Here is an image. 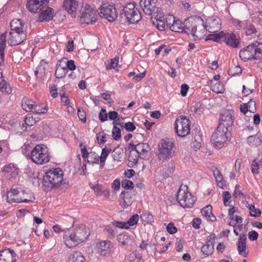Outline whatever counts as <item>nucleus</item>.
Here are the masks:
<instances>
[{
    "instance_id": "nucleus-61",
    "label": "nucleus",
    "mask_w": 262,
    "mask_h": 262,
    "mask_svg": "<svg viewBox=\"0 0 262 262\" xmlns=\"http://www.w3.org/2000/svg\"><path fill=\"white\" fill-rule=\"evenodd\" d=\"M78 116L79 119L83 122L86 121V114L84 110L78 109L77 112Z\"/></svg>"
},
{
    "instance_id": "nucleus-39",
    "label": "nucleus",
    "mask_w": 262,
    "mask_h": 262,
    "mask_svg": "<svg viewBox=\"0 0 262 262\" xmlns=\"http://www.w3.org/2000/svg\"><path fill=\"white\" fill-rule=\"evenodd\" d=\"M111 150L112 149L111 148H107L106 147L102 148L101 155L100 156H99V162L101 166H103L104 165L105 160Z\"/></svg>"
},
{
    "instance_id": "nucleus-63",
    "label": "nucleus",
    "mask_w": 262,
    "mask_h": 262,
    "mask_svg": "<svg viewBox=\"0 0 262 262\" xmlns=\"http://www.w3.org/2000/svg\"><path fill=\"white\" fill-rule=\"evenodd\" d=\"M256 32V29L253 25L247 26L246 33L247 35H251Z\"/></svg>"
},
{
    "instance_id": "nucleus-1",
    "label": "nucleus",
    "mask_w": 262,
    "mask_h": 262,
    "mask_svg": "<svg viewBox=\"0 0 262 262\" xmlns=\"http://www.w3.org/2000/svg\"><path fill=\"white\" fill-rule=\"evenodd\" d=\"M90 231L89 227L83 224L74 226L64 232L63 239L69 248L85 242L89 237Z\"/></svg>"
},
{
    "instance_id": "nucleus-35",
    "label": "nucleus",
    "mask_w": 262,
    "mask_h": 262,
    "mask_svg": "<svg viewBox=\"0 0 262 262\" xmlns=\"http://www.w3.org/2000/svg\"><path fill=\"white\" fill-rule=\"evenodd\" d=\"M24 123L21 125V129L25 131L27 129V127H31L35 123V120L33 117L30 115H28L25 118L24 120Z\"/></svg>"
},
{
    "instance_id": "nucleus-19",
    "label": "nucleus",
    "mask_w": 262,
    "mask_h": 262,
    "mask_svg": "<svg viewBox=\"0 0 262 262\" xmlns=\"http://www.w3.org/2000/svg\"><path fill=\"white\" fill-rule=\"evenodd\" d=\"M171 18H172V24H171L170 22L168 23V20H166V22L167 25L168 24V26L172 31L176 32H185V25L180 19L178 18H176V17H171Z\"/></svg>"
},
{
    "instance_id": "nucleus-46",
    "label": "nucleus",
    "mask_w": 262,
    "mask_h": 262,
    "mask_svg": "<svg viewBox=\"0 0 262 262\" xmlns=\"http://www.w3.org/2000/svg\"><path fill=\"white\" fill-rule=\"evenodd\" d=\"M87 161L89 163L91 164H98L99 162V156L95 152H91L87 159Z\"/></svg>"
},
{
    "instance_id": "nucleus-56",
    "label": "nucleus",
    "mask_w": 262,
    "mask_h": 262,
    "mask_svg": "<svg viewBox=\"0 0 262 262\" xmlns=\"http://www.w3.org/2000/svg\"><path fill=\"white\" fill-rule=\"evenodd\" d=\"M122 187L126 189H132L134 187L133 183L128 180H124L121 183Z\"/></svg>"
},
{
    "instance_id": "nucleus-64",
    "label": "nucleus",
    "mask_w": 262,
    "mask_h": 262,
    "mask_svg": "<svg viewBox=\"0 0 262 262\" xmlns=\"http://www.w3.org/2000/svg\"><path fill=\"white\" fill-rule=\"evenodd\" d=\"M124 128L128 132H133L136 129V126L133 122H128L125 123Z\"/></svg>"
},
{
    "instance_id": "nucleus-13",
    "label": "nucleus",
    "mask_w": 262,
    "mask_h": 262,
    "mask_svg": "<svg viewBox=\"0 0 262 262\" xmlns=\"http://www.w3.org/2000/svg\"><path fill=\"white\" fill-rule=\"evenodd\" d=\"M20 194V188L17 185H13L10 190L7 192V202L9 203H19Z\"/></svg>"
},
{
    "instance_id": "nucleus-10",
    "label": "nucleus",
    "mask_w": 262,
    "mask_h": 262,
    "mask_svg": "<svg viewBox=\"0 0 262 262\" xmlns=\"http://www.w3.org/2000/svg\"><path fill=\"white\" fill-rule=\"evenodd\" d=\"M27 38V32L10 31L8 35L7 42L9 46H17L24 42Z\"/></svg>"
},
{
    "instance_id": "nucleus-50",
    "label": "nucleus",
    "mask_w": 262,
    "mask_h": 262,
    "mask_svg": "<svg viewBox=\"0 0 262 262\" xmlns=\"http://www.w3.org/2000/svg\"><path fill=\"white\" fill-rule=\"evenodd\" d=\"M223 196L224 205L225 206H230L231 194L228 191H225L223 192Z\"/></svg>"
},
{
    "instance_id": "nucleus-25",
    "label": "nucleus",
    "mask_w": 262,
    "mask_h": 262,
    "mask_svg": "<svg viewBox=\"0 0 262 262\" xmlns=\"http://www.w3.org/2000/svg\"><path fill=\"white\" fill-rule=\"evenodd\" d=\"M123 12L125 16H135L141 13L136 8L134 3H128L123 8Z\"/></svg>"
},
{
    "instance_id": "nucleus-18",
    "label": "nucleus",
    "mask_w": 262,
    "mask_h": 262,
    "mask_svg": "<svg viewBox=\"0 0 262 262\" xmlns=\"http://www.w3.org/2000/svg\"><path fill=\"white\" fill-rule=\"evenodd\" d=\"M11 31L27 32L28 26L19 18L13 19L10 23Z\"/></svg>"
},
{
    "instance_id": "nucleus-36",
    "label": "nucleus",
    "mask_w": 262,
    "mask_h": 262,
    "mask_svg": "<svg viewBox=\"0 0 262 262\" xmlns=\"http://www.w3.org/2000/svg\"><path fill=\"white\" fill-rule=\"evenodd\" d=\"M6 35L2 34L0 36V63L4 60V51L6 47Z\"/></svg>"
},
{
    "instance_id": "nucleus-15",
    "label": "nucleus",
    "mask_w": 262,
    "mask_h": 262,
    "mask_svg": "<svg viewBox=\"0 0 262 262\" xmlns=\"http://www.w3.org/2000/svg\"><path fill=\"white\" fill-rule=\"evenodd\" d=\"M157 0H140V6L142 10L147 15H151L156 9Z\"/></svg>"
},
{
    "instance_id": "nucleus-43",
    "label": "nucleus",
    "mask_w": 262,
    "mask_h": 262,
    "mask_svg": "<svg viewBox=\"0 0 262 262\" xmlns=\"http://www.w3.org/2000/svg\"><path fill=\"white\" fill-rule=\"evenodd\" d=\"M47 64L43 61L40 63V64L37 67L36 70L35 71V74L37 77L42 76L46 73V69Z\"/></svg>"
},
{
    "instance_id": "nucleus-47",
    "label": "nucleus",
    "mask_w": 262,
    "mask_h": 262,
    "mask_svg": "<svg viewBox=\"0 0 262 262\" xmlns=\"http://www.w3.org/2000/svg\"><path fill=\"white\" fill-rule=\"evenodd\" d=\"M139 219V216L137 214H135L132 215L129 220L126 222V226H128V229L130 228V227L136 225L138 223Z\"/></svg>"
},
{
    "instance_id": "nucleus-38",
    "label": "nucleus",
    "mask_w": 262,
    "mask_h": 262,
    "mask_svg": "<svg viewBox=\"0 0 262 262\" xmlns=\"http://www.w3.org/2000/svg\"><path fill=\"white\" fill-rule=\"evenodd\" d=\"M261 140L256 136H249L247 138V143L251 147L258 146L261 143Z\"/></svg>"
},
{
    "instance_id": "nucleus-31",
    "label": "nucleus",
    "mask_w": 262,
    "mask_h": 262,
    "mask_svg": "<svg viewBox=\"0 0 262 262\" xmlns=\"http://www.w3.org/2000/svg\"><path fill=\"white\" fill-rule=\"evenodd\" d=\"M254 59L262 58V43L255 42L251 44Z\"/></svg>"
},
{
    "instance_id": "nucleus-7",
    "label": "nucleus",
    "mask_w": 262,
    "mask_h": 262,
    "mask_svg": "<svg viewBox=\"0 0 262 262\" xmlns=\"http://www.w3.org/2000/svg\"><path fill=\"white\" fill-rule=\"evenodd\" d=\"M190 121L186 117L180 116L174 122V129L178 136L184 137L190 132Z\"/></svg>"
},
{
    "instance_id": "nucleus-16",
    "label": "nucleus",
    "mask_w": 262,
    "mask_h": 262,
    "mask_svg": "<svg viewBox=\"0 0 262 262\" xmlns=\"http://www.w3.org/2000/svg\"><path fill=\"white\" fill-rule=\"evenodd\" d=\"M49 0H27V9L33 13H36L43 4L48 3Z\"/></svg>"
},
{
    "instance_id": "nucleus-45",
    "label": "nucleus",
    "mask_w": 262,
    "mask_h": 262,
    "mask_svg": "<svg viewBox=\"0 0 262 262\" xmlns=\"http://www.w3.org/2000/svg\"><path fill=\"white\" fill-rule=\"evenodd\" d=\"M114 127L112 129V136L113 138L115 140H118L121 137V130L120 129L116 126L117 124L115 122H113Z\"/></svg>"
},
{
    "instance_id": "nucleus-14",
    "label": "nucleus",
    "mask_w": 262,
    "mask_h": 262,
    "mask_svg": "<svg viewBox=\"0 0 262 262\" xmlns=\"http://www.w3.org/2000/svg\"><path fill=\"white\" fill-rule=\"evenodd\" d=\"M99 10V16H118L116 8L108 3L102 4Z\"/></svg>"
},
{
    "instance_id": "nucleus-12",
    "label": "nucleus",
    "mask_w": 262,
    "mask_h": 262,
    "mask_svg": "<svg viewBox=\"0 0 262 262\" xmlns=\"http://www.w3.org/2000/svg\"><path fill=\"white\" fill-rule=\"evenodd\" d=\"M233 116L230 113L221 114L220 118L219 126L220 128L227 129L230 130L233 123Z\"/></svg>"
},
{
    "instance_id": "nucleus-42",
    "label": "nucleus",
    "mask_w": 262,
    "mask_h": 262,
    "mask_svg": "<svg viewBox=\"0 0 262 262\" xmlns=\"http://www.w3.org/2000/svg\"><path fill=\"white\" fill-rule=\"evenodd\" d=\"M38 12H40L41 14L39 16H53L54 12L53 9L49 7H40V9Z\"/></svg>"
},
{
    "instance_id": "nucleus-52",
    "label": "nucleus",
    "mask_w": 262,
    "mask_h": 262,
    "mask_svg": "<svg viewBox=\"0 0 262 262\" xmlns=\"http://www.w3.org/2000/svg\"><path fill=\"white\" fill-rule=\"evenodd\" d=\"M128 260L130 262H144L141 256L135 253H132L128 256Z\"/></svg>"
},
{
    "instance_id": "nucleus-62",
    "label": "nucleus",
    "mask_w": 262,
    "mask_h": 262,
    "mask_svg": "<svg viewBox=\"0 0 262 262\" xmlns=\"http://www.w3.org/2000/svg\"><path fill=\"white\" fill-rule=\"evenodd\" d=\"M259 165L256 160H254L252 163L251 171L253 174L258 173Z\"/></svg>"
},
{
    "instance_id": "nucleus-53",
    "label": "nucleus",
    "mask_w": 262,
    "mask_h": 262,
    "mask_svg": "<svg viewBox=\"0 0 262 262\" xmlns=\"http://www.w3.org/2000/svg\"><path fill=\"white\" fill-rule=\"evenodd\" d=\"M125 195V193L123 192L120 194V197L123 198V201H121V204L123 208H126L131 204V202L128 198H126L127 200H126Z\"/></svg>"
},
{
    "instance_id": "nucleus-8",
    "label": "nucleus",
    "mask_w": 262,
    "mask_h": 262,
    "mask_svg": "<svg viewBox=\"0 0 262 262\" xmlns=\"http://www.w3.org/2000/svg\"><path fill=\"white\" fill-rule=\"evenodd\" d=\"M21 106L25 111L32 112L36 114L46 113L48 110L47 106L42 107L35 102L28 99L23 100Z\"/></svg>"
},
{
    "instance_id": "nucleus-29",
    "label": "nucleus",
    "mask_w": 262,
    "mask_h": 262,
    "mask_svg": "<svg viewBox=\"0 0 262 262\" xmlns=\"http://www.w3.org/2000/svg\"><path fill=\"white\" fill-rule=\"evenodd\" d=\"M35 200V197L30 190L28 189L21 190L19 203L33 202Z\"/></svg>"
},
{
    "instance_id": "nucleus-22",
    "label": "nucleus",
    "mask_w": 262,
    "mask_h": 262,
    "mask_svg": "<svg viewBox=\"0 0 262 262\" xmlns=\"http://www.w3.org/2000/svg\"><path fill=\"white\" fill-rule=\"evenodd\" d=\"M223 40L227 45L232 48H237L239 43V37L235 35L234 33H225Z\"/></svg>"
},
{
    "instance_id": "nucleus-32",
    "label": "nucleus",
    "mask_w": 262,
    "mask_h": 262,
    "mask_svg": "<svg viewBox=\"0 0 262 262\" xmlns=\"http://www.w3.org/2000/svg\"><path fill=\"white\" fill-rule=\"evenodd\" d=\"M12 88L5 79L0 82V96H7L11 94Z\"/></svg>"
},
{
    "instance_id": "nucleus-9",
    "label": "nucleus",
    "mask_w": 262,
    "mask_h": 262,
    "mask_svg": "<svg viewBox=\"0 0 262 262\" xmlns=\"http://www.w3.org/2000/svg\"><path fill=\"white\" fill-rule=\"evenodd\" d=\"M95 250L99 255L108 257L113 252L114 246L112 243L109 240L100 241L96 243Z\"/></svg>"
},
{
    "instance_id": "nucleus-4",
    "label": "nucleus",
    "mask_w": 262,
    "mask_h": 262,
    "mask_svg": "<svg viewBox=\"0 0 262 262\" xmlns=\"http://www.w3.org/2000/svg\"><path fill=\"white\" fill-rule=\"evenodd\" d=\"M175 151V144L173 140L166 138L160 140L158 145V157L162 161L171 158Z\"/></svg>"
},
{
    "instance_id": "nucleus-51",
    "label": "nucleus",
    "mask_w": 262,
    "mask_h": 262,
    "mask_svg": "<svg viewBox=\"0 0 262 262\" xmlns=\"http://www.w3.org/2000/svg\"><path fill=\"white\" fill-rule=\"evenodd\" d=\"M249 209L250 210V215L251 216L256 217L260 215L261 211L259 209L256 208L254 205H250Z\"/></svg>"
},
{
    "instance_id": "nucleus-57",
    "label": "nucleus",
    "mask_w": 262,
    "mask_h": 262,
    "mask_svg": "<svg viewBox=\"0 0 262 262\" xmlns=\"http://www.w3.org/2000/svg\"><path fill=\"white\" fill-rule=\"evenodd\" d=\"M66 69V71L68 72V70L74 71L76 69V65L73 60H68L66 63V67H64Z\"/></svg>"
},
{
    "instance_id": "nucleus-3",
    "label": "nucleus",
    "mask_w": 262,
    "mask_h": 262,
    "mask_svg": "<svg viewBox=\"0 0 262 262\" xmlns=\"http://www.w3.org/2000/svg\"><path fill=\"white\" fill-rule=\"evenodd\" d=\"M28 158L38 165L47 164L51 159L48 147L42 144L36 145L28 154Z\"/></svg>"
},
{
    "instance_id": "nucleus-49",
    "label": "nucleus",
    "mask_w": 262,
    "mask_h": 262,
    "mask_svg": "<svg viewBox=\"0 0 262 262\" xmlns=\"http://www.w3.org/2000/svg\"><path fill=\"white\" fill-rule=\"evenodd\" d=\"M96 17H80L79 22L82 25H89L95 23Z\"/></svg>"
},
{
    "instance_id": "nucleus-59",
    "label": "nucleus",
    "mask_w": 262,
    "mask_h": 262,
    "mask_svg": "<svg viewBox=\"0 0 262 262\" xmlns=\"http://www.w3.org/2000/svg\"><path fill=\"white\" fill-rule=\"evenodd\" d=\"M119 62V58L115 57L111 60L109 64L106 66L107 69H115L118 65Z\"/></svg>"
},
{
    "instance_id": "nucleus-37",
    "label": "nucleus",
    "mask_w": 262,
    "mask_h": 262,
    "mask_svg": "<svg viewBox=\"0 0 262 262\" xmlns=\"http://www.w3.org/2000/svg\"><path fill=\"white\" fill-rule=\"evenodd\" d=\"M84 256L79 252H75L69 257V262H84Z\"/></svg>"
},
{
    "instance_id": "nucleus-33",
    "label": "nucleus",
    "mask_w": 262,
    "mask_h": 262,
    "mask_svg": "<svg viewBox=\"0 0 262 262\" xmlns=\"http://www.w3.org/2000/svg\"><path fill=\"white\" fill-rule=\"evenodd\" d=\"M214 251V246L213 242L210 239H208L205 244L201 248L202 254L205 257L212 255Z\"/></svg>"
},
{
    "instance_id": "nucleus-54",
    "label": "nucleus",
    "mask_w": 262,
    "mask_h": 262,
    "mask_svg": "<svg viewBox=\"0 0 262 262\" xmlns=\"http://www.w3.org/2000/svg\"><path fill=\"white\" fill-rule=\"evenodd\" d=\"M140 157H138L137 155L134 156H132L130 154V155L128 157V164L129 166L130 167H133L135 165H136L138 161V159Z\"/></svg>"
},
{
    "instance_id": "nucleus-44",
    "label": "nucleus",
    "mask_w": 262,
    "mask_h": 262,
    "mask_svg": "<svg viewBox=\"0 0 262 262\" xmlns=\"http://www.w3.org/2000/svg\"><path fill=\"white\" fill-rule=\"evenodd\" d=\"M242 72L241 68L239 66H233L229 69L228 74L231 76H235L239 75Z\"/></svg>"
},
{
    "instance_id": "nucleus-60",
    "label": "nucleus",
    "mask_w": 262,
    "mask_h": 262,
    "mask_svg": "<svg viewBox=\"0 0 262 262\" xmlns=\"http://www.w3.org/2000/svg\"><path fill=\"white\" fill-rule=\"evenodd\" d=\"M166 230L167 232L171 234H174L177 231V228L172 223H170L167 225Z\"/></svg>"
},
{
    "instance_id": "nucleus-55",
    "label": "nucleus",
    "mask_w": 262,
    "mask_h": 262,
    "mask_svg": "<svg viewBox=\"0 0 262 262\" xmlns=\"http://www.w3.org/2000/svg\"><path fill=\"white\" fill-rule=\"evenodd\" d=\"M2 170L7 173H13L16 170V168L13 164H8L3 167Z\"/></svg>"
},
{
    "instance_id": "nucleus-11",
    "label": "nucleus",
    "mask_w": 262,
    "mask_h": 262,
    "mask_svg": "<svg viewBox=\"0 0 262 262\" xmlns=\"http://www.w3.org/2000/svg\"><path fill=\"white\" fill-rule=\"evenodd\" d=\"M203 24L206 31L214 33L221 28L222 21L220 17H207L205 23Z\"/></svg>"
},
{
    "instance_id": "nucleus-30",
    "label": "nucleus",
    "mask_w": 262,
    "mask_h": 262,
    "mask_svg": "<svg viewBox=\"0 0 262 262\" xmlns=\"http://www.w3.org/2000/svg\"><path fill=\"white\" fill-rule=\"evenodd\" d=\"M201 212L205 220L211 222H214L216 220L215 216L212 214L211 205H208L203 208Z\"/></svg>"
},
{
    "instance_id": "nucleus-23",
    "label": "nucleus",
    "mask_w": 262,
    "mask_h": 262,
    "mask_svg": "<svg viewBox=\"0 0 262 262\" xmlns=\"http://www.w3.org/2000/svg\"><path fill=\"white\" fill-rule=\"evenodd\" d=\"M117 240L122 246H132L134 243V237L127 233L119 234L117 237Z\"/></svg>"
},
{
    "instance_id": "nucleus-27",
    "label": "nucleus",
    "mask_w": 262,
    "mask_h": 262,
    "mask_svg": "<svg viewBox=\"0 0 262 262\" xmlns=\"http://www.w3.org/2000/svg\"><path fill=\"white\" fill-rule=\"evenodd\" d=\"M252 51L251 46L250 45L245 49L241 50L239 53V56L240 58L245 61L254 59Z\"/></svg>"
},
{
    "instance_id": "nucleus-6",
    "label": "nucleus",
    "mask_w": 262,
    "mask_h": 262,
    "mask_svg": "<svg viewBox=\"0 0 262 262\" xmlns=\"http://www.w3.org/2000/svg\"><path fill=\"white\" fill-rule=\"evenodd\" d=\"M230 133L227 129L217 128L212 135L211 141L217 149L225 146L230 141Z\"/></svg>"
},
{
    "instance_id": "nucleus-2",
    "label": "nucleus",
    "mask_w": 262,
    "mask_h": 262,
    "mask_svg": "<svg viewBox=\"0 0 262 262\" xmlns=\"http://www.w3.org/2000/svg\"><path fill=\"white\" fill-rule=\"evenodd\" d=\"M64 172L59 168H52L45 172L43 177V186L49 190L60 186L63 181Z\"/></svg>"
},
{
    "instance_id": "nucleus-40",
    "label": "nucleus",
    "mask_w": 262,
    "mask_h": 262,
    "mask_svg": "<svg viewBox=\"0 0 262 262\" xmlns=\"http://www.w3.org/2000/svg\"><path fill=\"white\" fill-rule=\"evenodd\" d=\"M212 91L216 93H221L224 91V86L220 81H216L210 83Z\"/></svg>"
},
{
    "instance_id": "nucleus-5",
    "label": "nucleus",
    "mask_w": 262,
    "mask_h": 262,
    "mask_svg": "<svg viewBox=\"0 0 262 262\" xmlns=\"http://www.w3.org/2000/svg\"><path fill=\"white\" fill-rule=\"evenodd\" d=\"M177 200L184 208H191L196 201V198L188 189L187 185H181L177 192Z\"/></svg>"
},
{
    "instance_id": "nucleus-28",
    "label": "nucleus",
    "mask_w": 262,
    "mask_h": 262,
    "mask_svg": "<svg viewBox=\"0 0 262 262\" xmlns=\"http://www.w3.org/2000/svg\"><path fill=\"white\" fill-rule=\"evenodd\" d=\"M63 7L69 14H72L76 11L78 3L76 0H64Z\"/></svg>"
},
{
    "instance_id": "nucleus-34",
    "label": "nucleus",
    "mask_w": 262,
    "mask_h": 262,
    "mask_svg": "<svg viewBox=\"0 0 262 262\" xmlns=\"http://www.w3.org/2000/svg\"><path fill=\"white\" fill-rule=\"evenodd\" d=\"M224 36V32L222 31L218 33L214 32L212 34H208L206 36L205 40L206 41L212 40L214 42L219 43L221 42L223 40Z\"/></svg>"
},
{
    "instance_id": "nucleus-26",
    "label": "nucleus",
    "mask_w": 262,
    "mask_h": 262,
    "mask_svg": "<svg viewBox=\"0 0 262 262\" xmlns=\"http://www.w3.org/2000/svg\"><path fill=\"white\" fill-rule=\"evenodd\" d=\"M149 149V146L147 143H140L137 144L135 152L141 159H144Z\"/></svg>"
},
{
    "instance_id": "nucleus-48",
    "label": "nucleus",
    "mask_w": 262,
    "mask_h": 262,
    "mask_svg": "<svg viewBox=\"0 0 262 262\" xmlns=\"http://www.w3.org/2000/svg\"><path fill=\"white\" fill-rule=\"evenodd\" d=\"M67 72L64 67H58L55 71V75L57 78H61L64 77Z\"/></svg>"
},
{
    "instance_id": "nucleus-58",
    "label": "nucleus",
    "mask_w": 262,
    "mask_h": 262,
    "mask_svg": "<svg viewBox=\"0 0 262 262\" xmlns=\"http://www.w3.org/2000/svg\"><path fill=\"white\" fill-rule=\"evenodd\" d=\"M113 225L115 227H118L121 229H128V226H126V222L115 221L113 222Z\"/></svg>"
},
{
    "instance_id": "nucleus-21",
    "label": "nucleus",
    "mask_w": 262,
    "mask_h": 262,
    "mask_svg": "<svg viewBox=\"0 0 262 262\" xmlns=\"http://www.w3.org/2000/svg\"><path fill=\"white\" fill-rule=\"evenodd\" d=\"M246 235L244 234H241L238 240L237 249L238 254L243 257H247L248 253L246 252Z\"/></svg>"
},
{
    "instance_id": "nucleus-17",
    "label": "nucleus",
    "mask_w": 262,
    "mask_h": 262,
    "mask_svg": "<svg viewBox=\"0 0 262 262\" xmlns=\"http://www.w3.org/2000/svg\"><path fill=\"white\" fill-rule=\"evenodd\" d=\"M16 254L10 249L0 251V262H15Z\"/></svg>"
},
{
    "instance_id": "nucleus-41",
    "label": "nucleus",
    "mask_w": 262,
    "mask_h": 262,
    "mask_svg": "<svg viewBox=\"0 0 262 262\" xmlns=\"http://www.w3.org/2000/svg\"><path fill=\"white\" fill-rule=\"evenodd\" d=\"M104 231L107 234L110 238L114 237L118 232L117 230L113 224L106 226L104 229Z\"/></svg>"
},
{
    "instance_id": "nucleus-24",
    "label": "nucleus",
    "mask_w": 262,
    "mask_h": 262,
    "mask_svg": "<svg viewBox=\"0 0 262 262\" xmlns=\"http://www.w3.org/2000/svg\"><path fill=\"white\" fill-rule=\"evenodd\" d=\"M82 16H94L97 15L98 11L96 10L94 5H90L87 3L83 4L81 8Z\"/></svg>"
},
{
    "instance_id": "nucleus-20",
    "label": "nucleus",
    "mask_w": 262,
    "mask_h": 262,
    "mask_svg": "<svg viewBox=\"0 0 262 262\" xmlns=\"http://www.w3.org/2000/svg\"><path fill=\"white\" fill-rule=\"evenodd\" d=\"M152 24L157 27L160 31H164L165 29V26H168L166 20L168 23L171 21V17H150Z\"/></svg>"
}]
</instances>
